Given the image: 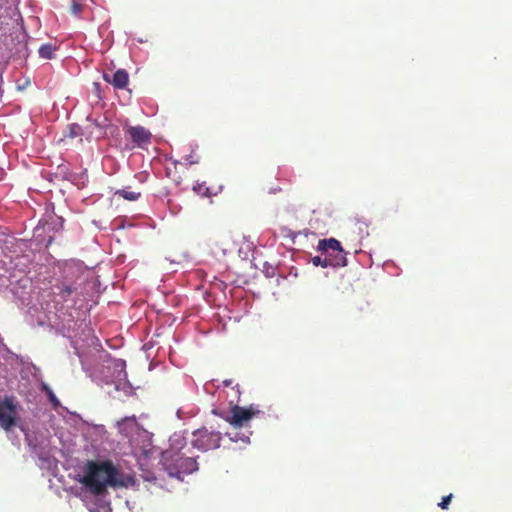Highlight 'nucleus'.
Segmentation results:
<instances>
[{
  "instance_id": "16",
  "label": "nucleus",
  "mask_w": 512,
  "mask_h": 512,
  "mask_svg": "<svg viewBox=\"0 0 512 512\" xmlns=\"http://www.w3.org/2000/svg\"><path fill=\"white\" fill-rule=\"evenodd\" d=\"M81 11H82V5L80 3H78L77 1H75V0H72L71 12L74 15H78Z\"/></svg>"
},
{
  "instance_id": "7",
  "label": "nucleus",
  "mask_w": 512,
  "mask_h": 512,
  "mask_svg": "<svg viewBox=\"0 0 512 512\" xmlns=\"http://www.w3.org/2000/svg\"><path fill=\"white\" fill-rule=\"evenodd\" d=\"M124 133L130 138L133 144L138 148H145L150 144L152 139L151 132L143 126H126Z\"/></svg>"
},
{
  "instance_id": "5",
  "label": "nucleus",
  "mask_w": 512,
  "mask_h": 512,
  "mask_svg": "<svg viewBox=\"0 0 512 512\" xmlns=\"http://www.w3.org/2000/svg\"><path fill=\"white\" fill-rule=\"evenodd\" d=\"M222 434L218 431L202 427L193 432L192 445L201 450L209 451L220 447Z\"/></svg>"
},
{
  "instance_id": "15",
  "label": "nucleus",
  "mask_w": 512,
  "mask_h": 512,
  "mask_svg": "<svg viewBox=\"0 0 512 512\" xmlns=\"http://www.w3.org/2000/svg\"><path fill=\"white\" fill-rule=\"evenodd\" d=\"M452 498H453V494L444 496L442 498L441 502L438 504V506L443 510L447 509L449 507V504H450Z\"/></svg>"
},
{
  "instance_id": "6",
  "label": "nucleus",
  "mask_w": 512,
  "mask_h": 512,
  "mask_svg": "<svg viewBox=\"0 0 512 512\" xmlns=\"http://www.w3.org/2000/svg\"><path fill=\"white\" fill-rule=\"evenodd\" d=\"M17 405L12 397L0 400V428L10 431L17 425Z\"/></svg>"
},
{
  "instance_id": "18",
  "label": "nucleus",
  "mask_w": 512,
  "mask_h": 512,
  "mask_svg": "<svg viewBox=\"0 0 512 512\" xmlns=\"http://www.w3.org/2000/svg\"><path fill=\"white\" fill-rule=\"evenodd\" d=\"M73 292V289L71 288V286H67V285H64L62 288H61V292L60 294L62 295V297L64 299H66L68 296L71 295V293Z\"/></svg>"
},
{
  "instance_id": "20",
  "label": "nucleus",
  "mask_w": 512,
  "mask_h": 512,
  "mask_svg": "<svg viewBox=\"0 0 512 512\" xmlns=\"http://www.w3.org/2000/svg\"><path fill=\"white\" fill-rule=\"evenodd\" d=\"M232 383H233V380H231V379H230V380H224V381H223V384H224L225 386H230Z\"/></svg>"
},
{
  "instance_id": "14",
  "label": "nucleus",
  "mask_w": 512,
  "mask_h": 512,
  "mask_svg": "<svg viewBox=\"0 0 512 512\" xmlns=\"http://www.w3.org/2000/svg\"><path fill=\"white\" fill-rule=\"evenodd\" d=\"M312 264L314 266H321L323 268L330 267L327 259L324 257V255L321 256H314L311 260Z\"/></svg>"
},
{
  "instance_id": "3",
  "label": "nucleus",
  "mask_w": 512,
  "mask_h": 512,
  "mask_svg": "<svg viewBox=\"0 0 512 512\" xmlns=\"http://www.w3.org/2000/svg\"><path fill=\"white\" fill-rule=\"evenodd\" d=\"M317 250L324 255L330 267H344L347 265L346 253L337 239L319 240Z\"/></svg>"
},
{
  "instance_id": "4",
  "label": "nucleus",
  "mask_w": 512,
  "mask_h": 512,
  "mask_svg": "<svg viewBox=\"0 0 512 512\" xmlns=\"http://www.w3.org/2000/svg\"><path fill=\"white\" fill-rule=\"evenodd\" d=\"M261 411L257 405L251 404L248 407L234 405L231 408V415L224 419L234 428L239 429L249 425V422L260 415Z\"/></svg>"
},
{
  "instance_id": "21",
  "label": "nucleus",
  "mask_w": 512,
  "mask_h": 512,
  "mask_svg": "<svg viewBox=\"0 0 512 512\" xmlns=\"http://www.w3.org/2000/svg\"><path fill=\"white\" fill-rule=\"evenodd\" d=\"M280 190H281V188H279V187H278V188H273V189H271V190H270V192H271V193H277V192H279Z\"/></svg>"
},
{
  "instance_id": "2",
  "label": "nucleus",
  "mask_w": 512,
  "mask_h": 512,
  "mask_svg": "<svg viewBox=\"0 0 512 512\" xmlns=\"http://www.w3.org/2000/svg\"><path fill=\"white\" fill-rule=\"evenodd\" d=\"M184 448L179 451L170 449L164 452L163 462L170 475L179 477L181 474H190L198 469V463L192 456H188Z\"/></svg>"
},
{
  "instance_id": "12",
  "label": "nucleus",
  "mask_w": 512,
  "mask_h": 512,
  "mask_svg": "<svg viewBox=\"0 0 512 512\" xmlns=\"http://www.w3.org/2000/svg\"><path fill=\"white\" fill-rule=\"evenodd\" d=\"M42 389H43V391L46 392L49 401L52 403V405L54 407H57L60 405L59 400L57 399V397L55 396V394L53 393V391L51 390V388L48 385L43 384Z\"/></svg>"
},
{
  "instance_id": "10",
  "label": "nucleus",
  "mask_w": 512,
  "mask_h": 512,
  "mask_svg": "<svg viewBox=\"0 0 512 512\" xmlns=\"http://www.w3.org/2000/svg\"><path fill=\"white\" fill-rule=\"evenodd\" d=\"M54 47L50 44L42 45L39 48V55L44 59H52L54 54Z\"/></svg>"
},
{
  "instance_id": "8",
  "label": "nucleus",
  "mask_w": 512,
  "mask_h": 512,
  "mask_svg": "<svg viewBox=\"0 0 512 512\" xmlns=\"http://www.w3.org/2000/svg\"><path fill=\"white\" fill-rule=\"evenodd\" d=\"M103 79L117 89H124L128 84L129 76L124 69H118L112 77L105 73Z\"/></svg>"
},
{
  "instance_id": "9",
  "label": "nucleus",
  "mask_w": 512,
  "mask_h": 512,
  "mask_svg": "<svg viewBox=\"0 0 512 512\" xmlns=\"http://www.w3.org/2000/svg\"><path fill=\"white\" fill-rule=\"evenodd\" d=\"M116 194L120 195L121 197H123L124 199L128 200V201H135L137 200L141 193L140 192H135V191H129L127 189H121V190H118L116 192Z\"/></svg>"
},
{
  "instance_id": "19",
  "label": "nucleus",
  "mask_w": 512,
  "mask_h": 512,
  "mask_svg": "<svg viewBox=\"0 0 512 512\" xmlns=\"http://www.w3.org/2000/svg\"><path fill=\"white\" fill-rule=\"evenodd\" d=\"M186 161L192 165V164H197L199 162V159L197 157H195L193 154H190L186 157Z\"/></svg>"
},
{
  "instance_id": "11",
  "label": "nucleus",
  "mask_w": 512,
  "mask_h": 512,
  "mask_svg": "<svg viewBox=\"0 0 512 512\" xmlns=\"http://www.w3.org/2000/svg\"><path fill=\"white\" fill-rule=\"evenodd\" d=\"M137 424V419L135 415L127 416L117 422V426L120 431H123L125 429L126 425L135 426Z\"/></svg>"
},
{
  "instance_id": "1",
  "label": "nucleus",
  "mask_w": 512,
  "mask_h": 512,
  "mask_svg": "<svg viewBox=\"0 0 512 512\" xmlns=\"http://www.w3.org/2000/svg\"><path fill=\"white\" fill-rule=\"evenodd\" d=\"M120 472L111 460H89L83 467L80 483L93 495H103L107 487L121 486Z\"/></svg>"
},
{
  "instance_id": "17",
  "label": "nucleus",
  "mask_w": 512,
  "mask_h": 512,
  "mask_svg": "<svg viewBox=\"0 0 512 512\" xmlns=\"http://www.w3.org/2000/svg\"><path fill=\"white\" fill-rule=\"evenodd\" d=\"M231 441H238V440H241L243 443H248L249 442V436L247 435H243L242 437L238 438L237 437V434H235L234 436L230 433H227L226 434Z\"/></svg>"
},
{
  "instance_id": "13",
  "label": "nucleus",
  "mask_w": 512,
  "mask_h": 512,
  "mask_svg": "<svg viewBox=\"0 0 512 512\" xmlns=\"http://www.w3.org/2000/svg\"><path fill=\"white\" fill-rule=\"evenodd\" d=\"M193 191L201 196H209L210 195L209 188L204 183H196L193 186Z\"/></svg>"
}]
</instances>
